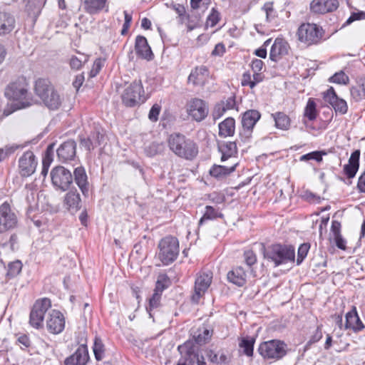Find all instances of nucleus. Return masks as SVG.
<instances>
[{"instance_id":"obj_1","label":"nucleus","mask_w":365,"mask_h":365,"mask_svg":"<svg viewBox=\"0 0 365 365\" xmlns=\"http://www.w3.org/2000/svg\"><path fill=\"white\" fill-rule=\"evenodd\" d=\"M4 96L9 100L16 103V109L26 108L34 103L29 83L23 76L17 78L6 86Z\"/></svg>"},{"instance_id":"obj_2","label":"nucleus","mask_w":365,"mask_h":365,"mask_svg":"<svg viewBox=\"0 0 365 365\" xmlns=\"http://www.w3.org/2000/svg\"><path fill=\"white\" fill-rule=\"evenodd\" d=\"M168 146L176 155L186 160H192L198 153L195 143L180 133H173L168 139Z\"/></svg>"},{"instance_id":"obj_3","label":"nucleus","mask_w":365,"mask_h":365,"mask_svg":"<svg viewBox=\"0 0 365 365\" xmlns=\"http://www.w3.org/2000/svg\"><path fill=\"white\" fill-rule=\"evenodd\" d=\"M35 93L42 100L44 105L50 110L58 109L63 101V97L51 85L49 81L39 78L35 83Z\"/></svg>"},{"instance_id":"obj_4","label":"nucleus","mask_w":365,"mask_h":365,"mask_svg":"<svg viewBox=\"0 0 365 365\" xmlns=\"http://www.w3.org/2000/svg\"><path fill=\"white\" fill-rule=\"evenodd\" d=\"M264 258L274 263V267L294 263V247L292 245L275 244L269 246L264 252Z\"/></svg>"},{"instance_id":"obj_5","label":"nucleus","mask_w":365,"mask_h":365,"mask_svg":"<svg viewBox=\"0 0 365 365\" xmlns=\"http://www.w3.org/2000/svg\"><path fill=\"white\" fill-rule=\"evenodd\" d=\"M158 257L165 265L173 262L179 255L178 240L171 235L166 236L158 243Z\"/></svg>"},{"instance_id":"obj_6","label":"nucleus","mask_w":365,"mask_h":365,"mask_svg":"<svg viewBox=\"0 0 365 365\" xmlns=\"http://www.w3.org/2000/svg\"><path fill=\"white\" fill-rule=\"evenodd\" d=\"M146 100L140 80L133 81L122 94V101L127 107H135Z\"/></svg>"},{"instance_id":"obj_7","label":"nucleus","mask_w":365,"mask_h":365,"mask_svg":"<svg viewBox=\"0 0 365 365\" xmlns=\"http://www.w3.org/2000/svg\"><path fill=\"white\" fill-rule=\"evenodd\" d=\"M258 351L264 359L279 360L286 355L287 344L280 340L273 339L262 342Z\"/></svg>"},{"instance_id":"obj_8","label":"nucleus","mask_w":365,"mask_h":365,"mask_svg":"<svg viewBox=\"0 0 365 365\" xmlns=\"http://www.w3.org/2000/svg\"><path fill=\"white\" fill-rule=\"evenodd\" d=\"M298 37L301 42L307 45L316 44L322 38L323 32L317 25L314 24H303L298 29Z\"/></svg>"},{"instance_id":"obj_9","label":"nucleus","mask_w":365,"mask_h":365,"mask_svg":"<svg viewBox=\"0 0 365 365\" xmlns=\"http://www.w3.org/2000/svg\"><path fill=\"white\" fill-rule=\"evenodd\" d=\"M51 307V302L48 298L37 300L30 312L29 324L31 326L36 329L41 328L44 315Z\"/></svg>"},{"instance_id":"obj_10","label":"nucleus","mask_w":365,"mask_h":365,"mask_svg":"<svg viewBox=\"0 0 365 365\" xmlns=\"http://www.w3.org/2000/svg\"><path fill=\"white\" fill-rule=\"evenodd\" d=\"M18 225V217L10 205L4 202L0 205V234L13 230Z\"/></svg>"},{"instance_id":"obj_11","label":"nucleus","mask_w":365,"mask_h":365,"mask_svg":"<svg viewBox=\"0 0 365 365\" xmlns=\"http://www.w3.org/2000/svg\"><path fill=\"white\" fill-rule=\"evenodd\" d=\"M260 117L261 114L257 110H249L242 114V128L240 130L239 135L243 140H247L252 136L254 126Z\"/></svg>"},{"instance_id":"obj_12","label":"nucleus","mask_w":365,"mask_h":365,"mask_svg":"<svg viewBox=\"0 0 365 365\" xmlns=\"http://www.w3.org/2000/svg\"><path fill=\"white\" fill-rule=\"evenodd\" d=\"M52 184L61 189L66 190L73 182V175L70 170L63 166H56L51 172Z\"/></svg>"},{"instance_id":"obj_13","label":"nucleus","mask_w":365,"mask_h":365,"mask_svg":"<svg viewBox=\"0 0 365 365\" xmlns=\"http://www.w3.org/2000/svg\"><path fill=\"white\" fill-rule=\"evenodd\" d=\"M187 114L195 120L200 122L208 115V105L202 99L192 98L186 106Z\"/></svg>"},{"instance_id":"obj_14","label":"nucleus","mask_w":365,"mask_h":365,"mask_svg":"<svg viewBox=\"0 0 365 365\" xmlns=\"http://www.w3.org/2000/svg\"><path fill=\"white\" fill-rule=\"evenodd\" d=\"M212 275L211 272L200 274L195 282L194 293L191 297L193 303H198L203 297L212 282Z\"/></svg>"},{"instance_id":"obj_15","label":"nucleus","mask_w":365,"mask_h":365,"mask_svg":"<svg viewBox=\"0 0 365 365\" xmlns=\"http://www.w3.org/2000/svg\"><path fill=\"white\" fill-rule=\"evenodd\" d=\"M65 327V318L63 314L56 309L51 310L46 320L48 331L53 334H58L63 331Z\"/></svg>"},{"instance_id":"obj_16","label":"nucleus","mask_w":365,"mask_h":365,"mask_svg":"<svg viewBox=\"0 0 365 365\" xmlns=\"http://www.w3.org/2000/svg\"><path fill=\"white\" fill-rule=\"evenodd\" d=\"M19 172L21 176L29 177L36 170L37 162L33 152L26 151L19 158Z\"/></svg>"},{"instance_id":"obj_17","label":"nucleus","mask_w":365,"mask_h":365,"mask_svg":"<svg viewBox=\"0 0 365 365\" xmlns=\"http://www.w3.org/2000/svg\"><path fill=\"white\" fill-rule=\"evenodd\" d=\"M323 97L324 101L332 106L336 113L345 114L347 112L348 106L346 102L337 96L333 87H330L324 92Z\"/></svg>"},{"instance_id":"obj_18","label":"nucleus","mask_w":365,"mask_h":365,"mask_svg":"<svg viewBox=\"0 0 365 365\" xmlns=\"http://www.w3.org/2000/svg\"><path fill=\"white\" fill-rule=\"evenodd\" d=\"M339 6L338 0H313L310 10L314 14H324L336 11Z\"/></svg>"},{"instance_id":"obj_19","label":"nucleus","mask_w":365,"mask_h":365,"mask_svg":"<svg viewBox=\"0 0 365 365\" xmlns=\"http://www.w3.org/2000/svg\"><path fill=\"white\" fill-rule=\"evenodd\" d=\"M88 360L89 354L87 346L81 344L72 355L65 359L64 365H86Z\"/></svg>"},{"instance_id":"obj_20","label":"nucleus","mask_w":365,"mask_h":365,"mask_svg":"<svg viewBox=\"0 0 365 365\" xmlns=\"http://www.w3.org/2000/svg\"><path fill=\"white\" fill-rule=\"evenodd\" d=\"M76 143L73 140L63 143L57 149V155L60 161L64 163L73 160L76 156Z\"/></svg>"},{"instance_id":"obj_21","label":"nucleus","mask_w":365,"mask_h":365,"mask_svg":"<svg viewBox=\"0 0 365 365\" xmlns=\"http://www.w3.org/2000/svg\"><path fill=\"white\" fill-rule=\"evenodd\" d=\"M81 200L77 190H71L63 200V207L71 214H75L81 207Z\"/></svg>"},{"instance_id":"obj_22","label":"nucleus","mask_w":365,"mask_h":365,"mask_svg":"<svg viewBox=\"0 0 365 365\" xmlns=\"http://www.w3.org/2000/svg\"><path fill=\"white\" fill-rule=\"evenodd\" d=\"M208 76L209 71L206 66H197L192 70L188 76V81L194 86H202L205 83Z\"/></svg>"},{"instance_id":"obj_23","label":"nucleus","mask_w":365,"mask_h":365,"mask_svg":"<svg viewBox=\"0 0 365 365\" xmlns=\"http://www.w3.org/2000/svg\"><path fill=\"white\" fill-rule=\"evenodd\" d=\"M135 50L137 55L143 59L150 61L153 58V53L148 43V41L143 36H138L136 37Z\"/></svg>"},{"instance_id":"obj_24","label":"nucleus","mask_w":365,"mask_h":365,"mask_svg":"<svg viewBox=\"0 0 365 365\" xmlns=\"http://www.w3.org/2000/svg\"><path fill=\"white\" fill-rule=\"evenodd\" d=\"M345 329H351L354 332H359L365 328L364 324L360 319L356 307H353V309L346 314V323Z\"/></svg>"},{"instance_id":"obj_25","label":"nucleus","mask_w":365,"mask_h":365,"mask_svg":"<svg viewBox=\"0 0 365 365\" xmlns=\"http://www.w3.org/2000/svg\"><path fill=\"white\" fill-rule=\"evenodd\" d=\"M74 181L80 188L84 196L88 195L89 190V184L88 176L85 168L82 166L75 168L73 171Z\"/></svg>"},{"instance_id":"obj_26","label":"nucleus","mask_w":365,"mask_h":365,"mask_svg":"<svg viewBox=\"0 0 365 365\" xmlns=\"http://www.w3.org/2000/svg\"><path fill=\"white\" fill-rule=\"evenodd\" d=\"M288 43L282 38H276L272 44L269 53V58L277 62L281 56L288 53Z\"/></svg>"},{"instance_id":"obj_27","label":"nucleus","mask_w":365,"mask_h":365,"mask_svg":"<svg viewBox=\"0 0 365 365\" xmlns=\"http://www.w3.org/2000/svg\"><path fill=\"white\" fill-rule=\"evenodd\" d=\"M360 150H354L349 160V163L344 167V172L349 178H353L359 166Z\"/></svg>"},{"instance_id":"obj_28","label":"nucleus","mask_w":365,"mask_h":365,"mask_svg":"<svg viewBox=\"0 0 365 365\" xmlns=\"http://www.w3.org/2000/svg\"><path fill=\"white\" fill-rule=\"evenodd\" d=\"M103 138V134L101 133L98 130H95L88 138H81L80 143L81 145L90 151L100 145Z\"/></svg>"},{"instance_id":"obj_29","label":"nucleus","mask_w":365,"mask_h":365,"mask_svg":"<svg viewBox=\"0 0 365 365\" xmlns=\"http://www.w3.org/2000/svg\"><path fill=\"white\" fill-rule=\"evenodd\" d=\"M14 16L9 13L0 12V36L11 32L15 27Z\"/></svg>"},{"instance_id":"obj_30","label":"nucleus","mask_w":365,"mask_h":365,"mask_svg":"<svg viewBox=\"0 0 365 365\" xmlns=\"http://www.w3.org/2000/svg\"><path fill=\"white\" fill-rule=\"evenodd\" d=\"M237 165V163L235 161L230 166L214 165L210 170V174L211 176L220 180L235 171Z\"/></svg>"},{"instance_id":"obj_31","label":"nucleus","mask_w":365,"mask_h":365,"mask_svg":"<svg viewBox=\"0 0 365 365\" xmlns=\"http://www.w3.org/2000/svg\"><path fill=\"white\" fill-rule=\"evenodd\" d=\"M246 272L240 266L237 267L227 273L228 281L238 287H242L246 283Z\"/></svg>"},{"instance_id":"obj_32","label":"nucleus","mask_w":365,"mask_h":365,"mask_svg":"<svg viewBox=\"0 0 365 365\" xmlns=\"http://www.w3.org/2000/svg\"><path fill=\"white\" fill-rule=\"evenodd\" d=\"M219 151L222 153L221 160L222 162L235 158L237 153V147L235 142H225L220 144L218 147Z\"/></svg>"},{"instance_id":"obj_33","label":"nucleus","mask_w":365,"mask_h":365,"mask_svg":"<svg viewBox=\"0 0 365 365\" xmlns=\"http://www.w3.org/2000/svg\"><path fill=\"white\" fill-rule=\"evenodd\" d=\"M107 0H85L83 4L84 11L94 15L100 13L106 6Z\"/></svg>"},{"instance_id":"obj_34","label":"nucleus","mask_w":365,"mask_h":365,"mask_svg":"<svg viewBox=\"0 0 365 365\" xmlns=\"http://www.w3.org/2000/svg\"><path fill=\"white\" fill-rule=\"evenodd\" d=\"M219 135L226 138L232 136L235 130V120L233 118L229 117L219 123Z\"/></svg>"},{"instance_id":"obj_35","label":"nucleus","mask_w":365,"mask_h":365,"mask_svg":"<svg viewBox=\"0 0 365 365\" xmlns=\"http://www.w3.org/2000/svg\"><path fill=\"white\" fill-rule=\"evenodd\" d=\"M205 355L209 361L212 364L221 365L228 363L227 356L225 354L224 351L215 352L212 349H207L205 350Z\"/></svg>"},{"instance_id":"obj_36","label":"nucleus","mask_w":365,"mask_h":365,"mask_svg":"<svg viewBox=\"0 0 365 365\" xmlns=\"http://www.w3.org/2000/svg\"><path fill=\"white\" fill-rule=\"evenodd\" d=\"M275 122V126L281 130H287L290 126V119L287 115L282 112H277L272 114Z\"/></svg>"},{"instance_id":"obj_37","label":"nucleus","mask_w":365,"mask_h":365,"mask_svg":"<svg viewBox=\"0 0 365 365\" xmlns=\"http://www.w3.org/2000/svg\"><path fill=\"white\" fill-rule=\"evenodd\" d=\"M351 96L356 101L365 99V77L359 80L357 85L351 88Z\"/></svg>"},{"instance_id":"obj_38","label":"nucleus","mask_w":365,"mask_h":365,"mask_svg":"<svg viewBox=\"0 0 365 365\" xmlns=\"http://www.w3.org/2000/svg\"><path fill=\"white\" fill-rule=\"evenodd\" d=\"M217 217H223V215L219 211L218 209L213 207L212 206L207 205L204 215L199 221V225H202L204 222L207 220H213Z\"/></svg>"},{"instance_id":"obj_39","label":"nucleus","mask_w":365,"mask_h":365,"mask_svg":"<svg viewBox=\"0 0 365 365\" xmlns=\"http://www.w3.org/2000/svg\"><path fill=\"white\" fill-rule=\"evenodd\" d=\"M161 296L162 294L153 292L152 297L149 299V304L146 307V310L150 318L154 317L155 312L158 311L160 307Z\"/></svg>"},{"instance_id":"obj_40","label":"nucleus","mask_w":365,"mask_h":365,"mask_svg":"<svg viewBox=\"0 0 365 365\" xmlns=\"http://www.w3.org/2000/svg\"><path fill=\"white\" fill-rule=\"evenodd\" d=\"M212 336L210 331L205 327L200 328L193 335V338L197 344L202 345L207 343Z\"/></svg>"},{"instance_id":"obj_41","label":"nucleus","mask_w":365,"mask_h":365,"mask_svg":"<svg viewBox=\"0 0 365 365\" xmlns=\"http://www.w3.org/2000/svg\"><path fill=\"white\" fill-rule=\"evenodd\" d=\"M93 351L96 359L101 361L103 357L105 347L102 340L98 336L95 337Z\"/></svg>"},{"instance_id":"obj_42","label":"nucleus","mask_w":365,"mask_h":365,"mask_svg":"<svg viewBox=\"0 0 365 365\" xmlns=\"http://www.w3.org/2000/svg\"><path fill=\"white\" fill-rule=\"evenodd\" d=\"M255 339L243 338L240 343V346L243 349V353L247 356H251L253 354Z\"/></svg>"},{"instance_id":"obj_43","label":"nucleus","mask_w":365,"mask_h":365,"mask_svg":"<svg viewBox=\"0 0 365 365\" xmlns=\"http://www.w3.org/2000/svg\"><path fill=\"white\" fill-rule=\"evenodd\" d=\"M316 103L311 98L309 99L304 110V115L309 120H314L317 118Z\"/></svg>"},{"instance_id":"obj_44","label":"nucleus","mask_w":365,"mask_h":365,"mask_svg":"<svg viewBox=\"0 0 365 365\" xmlns=\"http://www.w3.org/2000/svg\"><path fill=\"white\" fill-rule=\"evenodd\" d=\"M26 10L29 14L38 15L41 11V4L40 0H29L26 4Z\"/></svg>"},{"instance_id":"obj_45","label":"nucleus","mask_w":365,"mask_h":365,"mask_svg":"<svg viewBox=\"0 0 365 365\" xmlns=\"http://www.w3.org/2000/svg\"><path fill=\"white\" fill-rule=\"evenodd\" d=\"M329 82L338 84H347L349 81V76L342 71L336 72L329 79Z\"/></svg>"},{"instance_id":"obj_46","label":"nucleus","mask_w":365,"mask_h":365,"mask_svg":"<svg viewBox=\"0 0 365 365\" xmlns=\"http://www.w3.org/2000/svg\"><path fill=\"white\" fill-rule=\"evenodd\" d=\"M53 144L49 145L46 149V155L44 159L43 160V168L41 170V175L43 176H46L48 172V168L50 166L51 158H50V154L53 152Z\"/></svg>"},{"instance_id":"obj_47","label":"nucleus","mask_w":365,"mask_h":365,"mask_svg":"<svg viewBox=\"0 0 365 365\" xmlns=\"http://www.w3.org/2000/svg\"><path fill=\"white\" fill-rule=\"evenodd\" d=\"M88 56L84 54H81V57L72 56L70 59V66L72 69L78 70L83 64L87 62Z\"/></svg>"},{"instance_id":"obj_48","label":"nucleus","mask_w":365,"mask_h":365,"mask_svg":"<svg viewBox=\"0 0 365 365\" xmlns=\"http://www.w3.org/2000/svg\"><path fill=\"white\" fill-rule=\"evenodd\" d=\"M22 269V264L19 260L12 262L8 265L7 275L10 277H14L18 275Z\"/></svg>"},{"instance_id":"obj_49","label":"nucleus","mask_w":365,"mask_h":365,"mask_svg":"<svg viewBox=\"0 0 365 365\" xmlns=\"http://www.w3.org/2000/svg\"><path fill=\"white\" fill-rule=\"evenodd\" d=\"M326 155L324 151H314L307 154L303 155L300 157V161H307L309 160H315L317 162L322 160V156Z\"/></svg>"},{"instance_id":"obj_50","label":"nucleus","mask_w":365,"mask_h":365,"mask_svg":"<svg viewBox=\"0 0 365 365\" xmlns=\"http://www.w3.org/2000/svg\"><path fill=\"white\" fill-rule=\"evenodd\" d=\"M168 279L165 275H160L156 282L155 288L154 289V292H157L160 294H162L163 290L168 287Z\"/></svg>"},{"instance_id":"obj_51","label":"nucleus","mask_w":365,"mask_h":365,"mask_svg":"<svg viewBox=\"0 0 365 365\" xmlns=\"http://www.w3.org/2000/svg\"><path fill=\"white\" fill-rule=\"evenodd\" d=\"M18 148L19 146L16 145H7L4 148H0V162L13 154Z\"/></svg>"},{"instance_id":"obj_52","label":"nucleus","mask_w":365,"mask_h":365,"mask_svg":"<svg viewBox=\"0 0 365 365\" xmlns=\"http://www.w3.org/2000/svg\"><path fill=\"white\" fill-rule=\"evenodd\" d=\"M310 245L308 243L301 245L298 249L297 264H300L307 257Z\"/></svg>"},{"instance_id":"obj_53","label":"nucleus","mask_w":365,"mask_h":365,"mask_svg":"<svg viewBox=\"0 0 365 365\" xmlns=\"http://www.w3.org/2000/svg\"><path fill=\"white\" fill-rule=\"evenodd\" d=\"M195 353L190 350L187 351L185 356L182 357L178 365H193L195 363Z\"/></svg>"},{"instance_id":"obj_54","label":"nucleus","mask_w":365,"mask_h":365,"mask_svg":"<svg viewBox=\"0 0 365 365\" xmlns=\"http://www.w3.org/2000/svg\"><path fill=\"white\" fill-rule=\"evenodd\" d=\"M364 19H365V12L364 11H357V12H352L351 16L348 18V19L346 20V21L344 23V24L343 26H345L346 25L351 24V23H353L355 21L364 20Z\"/></svg>"},{"instance_id":"obj_55","label":"nucleus","mask_w":365,"mask_h":365,"mask_svg":"<svg viewBox=\"0 0 365 365\" xmlns=\"http://www.w3.org/2000/svg\"><path fill=\"white\" fill-rule=\"evenodd\" d=\"M163 145L160 143H151L148 148H146V152L148 155L153 156L163 150Z\"/></svg>"},{"instance_id":"obj_56","label":"nucleus","mask_w":365,"mask_h":365,"mask_svg":"<svg viewBox=\"0 0 365 365\" xmlns=\"http://www.w3.org/2000/svg\"><path fill=\"white\" fill-rule=\"evenodd\" d=\"M220 20V14L214 8L212 9L210 14L208 16L207 19V24L210 26H215Z\"/></svg>"},{"instance_id":"obj_57","label":"nucleus","mask_w":365,"mask_h":365,"mask_svg":"<svg viewBox=\"0 0 365 365\" xmlns=\"http://www.w3.org/2000/svg\"><path fill=\"white\" fill-rule=\"evenodd\" d=\"M245 262L248 266L255 264L257 262V257L252 250H246L244 252Z\"/></svg>"},{"instance_id":"obj_58","label":"nucleus","mask_w":365,"mask_h":365,"mask_svg":"<svg viewBox=\"0 0 365 365\" xmlns=\"http://www.w3.org/2000/svg\"><path fill=\"white\" fill-rule=\"evenodd\" d=\"M104 60L101 58H97L93 65V68L91 71V76H96L100 71L101 70L102 67L103 66Z\"/></svg>"},{"instance_id":"obj_59","label":"nucleus","mask_w":365,"mask_h":365,"mask_svg":"<svg viewBox=\"0 0 365 365\" xmlns=\"http://www.w3.org/2000/svg\"><path fill=\"white\" fill-rule=\"evenodd\" d=\"M262 9L264 11L267 21L272 19L274 17V11L273 9V4L267 2L264 4Z\"/></svg>"},{"instance_id":"obj_60","label":"nucleus","mask_w":365,"mask_h":365,"mask_svg":"<svg viewBox=\"0 0 365 365\" xmlns=\"http://www.w3.org/2000/svg\"><path fill=\"white\" fill-rule=\"evenodd\" d=\"M227 110H225L223 105L218 103L215 106L212 112V117L214 120H217L222 117Z\"/></svg>"},{"instance_id":"obj_61","label":"nucleus","mask_w":365,"mask_h":365,"mask_svg":"<svg viewBox=\"0 0 365 365\" xmlns=\"http://www.w3.org/2000/svg\"><path fill=\"white\" fill-rule=\"evenodd\" d=\"M160 107L158 105H157V104L153 105L149 112V115H148L149 119L152 121H156L158 120V117L160 113Z\"/></svg>"},{"instance_id":"obj_62","label":"nucleus","mask_w":365,"mask_h":365,"mask_svg":"<svg viewBox=\"0 0 365 365\" xmlns=\"http://www.w3.org/2000/svg\"><path fill=\"white\" fill-rule=\"evenodd\" d=\"M221 104L226 110L233 109L236 106L235 98L234 96L229 97L225 101H222Z\"/></svg>"},{"instance_id":"obj_63","label":"nucleus","mask_w":365,"mask_h":365,"mask_svg":"<svg viewBox=\"0 0 365 365\" xmlns=\"http://www.w3.org/2000/svg\"><path fill=\"white\" fill-rule=\"evenodd\" d=\"M17 342L22 349H26L31 346V341L29 336L26 334H22L20 336H19L17 339Z\"/></svg>"},{"instance_id":"obj_64","label":"nucleus","mask_w":365,"mask_h":365,"mask_svg":"<svg viewBox=\"0 0 365 365\" xmlns=\"http://www.w3.org/2000/svg\"><path fill=\"white\" fill-rule=\"evenodd\" d=\"M264 66V63L260 59H254L251 63V68L254 73H259L262 71Z\"/></svg>"}]
</instances>
